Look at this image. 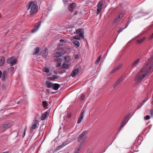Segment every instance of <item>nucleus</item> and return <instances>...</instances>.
<instances>
[{
	"instance_id": "nucleus-53",
	"label": "nucleus",
	"mask_w": 153,
	"mask_h": 153,
	"mask_svg": "<svg viewBox=\"0 0 153 153\" xmlns=\"http://www.w3.org/2000/svg\"><path fill=\"white\" fill-rule=\"evenodd\" d=\"M153 38V33H152V34L151 35V36H150V39H152Z\"/></svg>"
},
{
	"instance_id": "nucleus-38",
	"label": "nucleus",
	"mask_w": 153,
	"mask_h": 153,
	"mask_svg": "<svg viewBox=\"0 0 153 153\" xmlns=\"http://www.w3.org/2000/svg\"><path fill=\"white\" fill-rule=\"evenodd\" d=\"M85 98L84 94H82L81 96V100H84Z\"/></svg>"
},
{
	"instance_id": "nucleus-43",
	"label": "nucleus",
	"mask_w": 153,
	"mask_h": 153,
	"mask_svg": "<svg viewBox=\"0 0 153 153\" xmlns=\"http://www.w3.org/2000/svg\"><path fill=\"white\" fill-rule=\"evenodd\" d=\"M150 114H151V116L152 117L153 116V109H151L150 110Z\"/></svg>"
},
{
	"instance_id": "nucleus-32",
	"label": "nucleus",
	"mask_w": 153,
	"mask_h": 153,
	"mask_svg": "<svg viewBox=\"0 0 153 153\" xmlns=\"http://www.w3.org/2000/svg\"><path fill=\"white\" fill-rule=\"evenodd\" d=\"M62 67L63 68H68L69 67V65L67 64L64 63L62 65Z\"/></svg>"
},
{
	"instance_id": "nucleus-46",
	"label": "nucleus",
	"mask_w": 153,
	"mask_h": 153,
	"mask_svg": "<svg viewBox=\"0 0 153 153\" xmlns=\"http://www.w3.org/2000/svg\"><path fill=\"white\" fill-rule=\"evenodd\" d=\"M48 79L50 80H53V77L52 76V77H49L48 78Z\"/></svg>"
},
{
	"instance_id": "nucleus-4",
	"label": "nucleus",
	"mask_w": 153,
	"mask_h": 153,
	"mask_svg": "<svg viewBox=\"0 0 153 153\" xmlns=\"http://www.w3.org/2000/svg\"><path fill=\"white\" fill-rule=\"evenodd\" d=\"M84 29L82 28L77 29V40H79L81 38H84Z\"/></svg>"
},
{
	"instance_id": "nucleus-52",
	"label": "nucleus",
	"mask_w": 153,
	"mask_h": 153,
	"mask_svg": "<svg viewBox=\"0 0 153 153\" xmlns=\"http://www.w3.org/2000/svg\"><path fill=\"white\" fill-rule=\"evenodd\" d=\"M65 72V71H59V73H64Z\"/></svg>"
},
{
	"instance_id": "nucleus-48",
	"label": "nucleus",
	"mask_w": 153,
	"mask_h": 153,
	"mask_svg": "<svg viewBox=\"0 0 153 153\" xmlns=\"http://www.w3.org/2000/svg\"><path fill=\"white\" fill-rule=\"evenodd\" d=\"M149 66L152 67V68L153 69V62L151 63V64L149 65Z\"/></svg>"
},
{
	"instance_id": "nucleus-45",
	"label": "nucleus",
	"mask_w": 153,
	"mask_h": 153,
	"mask_svg": "<svg viewBox=\"0 0 153 153\" xmlns=\"http://www.w3.org/2000/svg\"><path fill=\"white\" fill-rule=\"evenodd\" d=\"M116 72V71L114 70V69L110 72V74H112Z\"/></svg>"
},
{
	"instance_id": "nucleus-23",
	"label": "nucleus",
	"mask_w": 153,
	"mask_h": 153,
	"mask_svg": "<svg viewBox=\"0 0 153 153\" xmlns=\"http://www.w3.org/2000/svg\"><path fill=\"white\" fill-rule=\"evenodd\" d=\"M68 144V143H66V141H65V142H64L63 143L62 145H61L60 146H58L56 148L57 150H59V149H60L61 148L65 146L66 145H67Z\"/></svg>"
},
{
	"instance_id": "nucleus-28",
	"label": "nucleus",
	"mask_w": 153,
	"mask_h": 153,
	"mask_svg": "<svg viewBox=\"0 0 153 153\" xmlns=\"http://www.w3.org/2000/svg\"><path fill=\"white\" fill-rule=\"evenodd\" d=\"M145 39V37H143L140 39H137V42L138 43H141Z\"/></svg>"
},
{
	"instance_id": "nucleus-8",
	"label": "nucleus",
	"mask_w": 153,
	"mask_h": 153,
	"mask_svg": "<svg viewBox=\"0 0 153 153\" xmlns=\"http://www.w3.org/2000/svg\"><path fill=\"white\" fill-rule=\"evenodd\" d=\"M35 120L33 121L31 126V128L32 129L37 128L39 125L38 123L39 121L36 120V119H37V117H35Z\"/></svg>"
},
{
	"instance_id": "nucleus-14",
	"label": "nucleus",
	"mask_w": 153,
	"mask_h": 153,
	"mask_svg": "<svg viewBox=\"0 0 153 153\" xmlns=\"http://www.w3.org/2000/svg\"><path fill=\"white\" fill-rule=\"evenodd\" d=\"M76 6V4L75 3H73L71 4L68 7V9L71 12H72L74 11V8Z\"/></svg>"
},
{
	"instance_id": "nucleus-26",
	"label": "nucleus",
	"mask_w": 153,
	"mask_h": 153,
	"mask_svg": "<svg viewBox=\"0 0 153 153\" xmlns=\"http://www.w3.org/2000/svg\"><path fill=\"white\" fill-rule=\"evenodd\" d=\"M101 58H102V56L100 55L98 57L97 59L95 61V64L96 65H98L99 64V63L100 59H101Z\"/></svg>"
},
{
	"instance_id": "nucleus-11",
	"label": "nucleus",
	"mask_w": 153,
	"mask_h": 153,
	"mask_svg": "<svg viewBox=\"0 0 153 153\" xmlns=\"http://www.w3.org/2000/svg\"><path fill=\"white\" fill-rule=\"evenodd\" d=\"M84 113H85V111H84L82 112L80 114V115L79 116V118L78 119V121H77V123H80L82 121L83 119V117L84 116Z\"/></svg>"
},
{
	"instance_id": "nucleus-13",
	"label": "nucleus",
	"mask_w": 153,
	"mask_h": 153,
	"mask_svg": "<svg viewBox=\"0 0 153 153\" xmlns=\"http://www.w3.org/2000/svg\"><path fill=\"white\" fill-rule=\"evenodd\" d=\"M65 52V51L64 50H62L61 52H56L54 54V56L56 57H59L64 54Z\"/></svg>"
},
{
	"instance_id": "nucleus-6",
	"label": "nucleus",
	"mask_w": 153,
	"mask_h": 153,
	"mask_svg": "<svg viewBox=\"0 0 153 153\" xmlns=\"http://www.w3.org/2000/svg\"><path fill=\"white\" fill-rule=\"evenodd\" d=\"M41 23V21H39L34 26L33 28L31 30V32L32 33H34L37 31L40 27Z\"/></svg>"
},
{
	"instance_id": "nucleus-37",
	"label": "nucleus",
	"mask_w": 153,
	"mask_h": 153,
	"mask_svg": "<svg viewBox=\"0 0 153 153\" xmlns=\"http://www.w3.org/2000/svg\"><path fill=\"white\" fill-rule=\"evenodd\" d=\"M8 71L10 72L13 71L14 70V68L13 67H10L8 68Z\"/></svg>"
},
{
	"instance_id": "nucleus-5",
	"label": "nucleus",
	"mask_w": 153,
	"mask_h": 153,
	"mask_svg": "<svg viewBox=\"0 0 153 153\" xmlns=\"http://www.w3.org/2000/svg\"><path fill=\"white\" fill-rule=\"evenodd\" d=\"M88 138V136H86L84 139H83V140H82V142H80L78 145V146L77 148V153H78L79 152L81 149V148L85 144V143L86 141L87 140Z\"/></svg>"
},
{
	"instance_id": "nucleus-61",
	"label": "nucleus",
	"mask_w": 153,
	"mask_h": 153,
	"mask_svg": "<svg viewBox=\"0 0 153 153\" xmlns=\"http://www.w3.org/2000/svg\"><path fill=\"white\" fill-rule=\"evenodd\" d=\"M79 57V55L77 54V59H78Z\"/></svg>"
},
{
	"instance_id": "nucleus-34",
	"label": "nucleus",
	"mask_w": 153,
	"mask_h": 153,
	"mask_svg": "<svg viewBox=\"0 0 153 153\" xmlns=\"http://www.w3.org/2000/svg\"><path fill=\"white\" fill-rule=\"evenodd\" d=\"M129 116V115L128 114H127V115H126L124 117V119L123 121H124L125 122H127V120L128 118V117Z\"/></svg>"
},
{
	"instance_id": "nucleus-40",
	"label": "nucleus",
	"mask_w": 153,
	"mask_h": 153,
	"mask_svg": "<svg viewBox=\"0 0 153 153\" xmlns=\"http://www.w3.org/2000/svg\"><path fill=\"white\" fill-rule=\"evenodd\" d=\"M150 118V117L149 115H146L144 117V119L145 120H148Z\"/></svg>"
},
{
	"instance_id": "nucleus-36",
	"label": "nucleus",
	"mask_w": 153,
	"mask_h": 153,
	"mask_svg": "<svg viewBox=\"0 0 153 153\" xmlns=\"http://www.w3.org/2000/svg\"><path fill=\"white\" fill-rule=\"evenodd\" d=\"M42 103L43 107L45 108H46L47 106V102L45 101H43Z\"/></svg>"
},
{
	"instance_id": "nucleus-2",
	"label": "nucleus",
	"mask_w": 153,
	"mask_h": 153,
	"mask_svg": "<svg viewBox=\"0 0 153 153\" xmlns=\"http://www.w3.org/2000/svg\"><path fill=\"white\" fill-rule=\"evenodd\" d=\"M146 77L145 74H144V71L143 69H142L137 73L134 78V80L137 83H140Z\"/></svg>"
},
{
	"instance_id": "nucleus-49",
	"label": "nucleus",
	"mask_w": 153,
	"mask_h": 153,
	"mask_svg": "<svg viewBox=\"0 0 153 153\" xmlns=\"http://www.w3.org/2000/svg\"><path fill=\"white\" fill-rule=\"evenodd\" d=\"M67 116L68 118H70L71 117V114H68Z\"/></svg>"
},
{
	"instance_id": "nucleus-7",
	"label": "nucleus",
	"mask_w": 153,
	"mask_h": 153,
	"mask_svg": "<svg viewBox=\"0 0 153 153\" xmlns=\"http://www.w3.org/2000/svg\"><path fill=\"white\" fill-rule=\"evenodd\" d=\"M123 16L122 13H120L117 15L115 17L113 21V24L118 23Z\"/></svg>"
},
{
	"instance_id": "nucleus-51",
	"label": "nucleus",
	"mask_w": 153,
	"mask_h": 153,
	"mask_svg": "<svg viewBox=\"0 0 153 153\" xmlns=\"http://www.w3.org/2000/svg\"><path fill=\"white\" fill-rule=\"evenodd\" d=\"M79 46V43L78 41H77V48H78Z\"/></svg>"
},
{
	"instance_id": "nucleus-58",
	"label": "nucleus",
	"mask_w": 153,
	"mask_h": 153,
	"mask_svg": "<svg viewBox=\"0 0 153 153\" xmlns=\"http://www.w3.org/2000/svg\"><path fill=\"white\" fill-rule=\"evenodd\" d=\"M128 24H127L126 26H125V27H124V28H123V29H125V28H126L128 26Z\"/></svg>"
},
{
	"instance_id": "nucleus-47",
	"label": "nucleus",
	"mask_w": 153,
	"mask_h": 153,
	"mask_svg": "<svg viewBox=\"0 0 153 153\" xmlns=\"http://www.w3.org/2000/svg\"><path fill=\"white\" fill-rule=\"evenodd\" d=\"M145 102V100H144L142 101L140 103V104H142V105H143V103L144 102Z\"/></svg>"
},
{
	"instance_id": "nucleus-60",
	"label": "nucleus",
	"mask_w": 153,
	"mask_h": 153,
	"mask_svg": "<svg viewBox=\"0 0 153 153\" xmlns=\"http://www.w3.org/2000/svg\"><path fill=\"white\" fill-rule=\"evenodd\" d=\"M79 71V69L77 68V74L78 73Z\"/></svg>"
},
{
	"instance_id": "nucleus-44",
	"label": "nucleus",
	"mask_w": 153,
	"mask_h": 153,
	"mask_svg": "<svg viewBox=\"0 0 153 153\" xmlns=\"http://www.w3.org/2000/svg\"><path fill=\"white\" fill-rule=\"evenodd\" d=\"M149 98V95L148 94H147V97L146 98H145V99L144 100H145V102L147 101V100Z\"/></svg>"
},
{
	"instance_id": "nucleus-35",
	"label": "nucleus",
	"mask_w": 153,
	"mask_h": 153,
	"mask_svg": "<svg viewBox=\"0 0 153 153\" xmlns=\"http://www.w3.org/2000/svg\"><path fill=\"white\" fill-rule=\"evenodd\" d=\"M43 71L44 72L48 73L49 72V70L48 68L45 67L43 69Z\"/></svg>"
},
{
	"instance_id": "nucleus-50",
	"label": "nucleus",
	"mask_w": 153,
	"mask_h": 153,
	"mask_svg": "<svg viewBox=\"0 0 153 153\" xmlns=\"http://www.w3.org/2000/svg\"><path fill=\"white\" fill-rule=\"evenodd\" d=\"M140 105H138V107L136 109V110H137V109L140 108V106L142 105V104H140Z\"/></svg>"
},
{
	"instance_id": "nucleus-12",
	"label": "nucleus",
	"mask_w": 153,
	"mask_h": 153,
	"mask_svg": "<svg viewBox=\"0 0 153 153\" xmlns=\"http://www.w3.org/2000/svg\"><path fill=\"white\" fill-rule=\"evenodd\" d=\"M86 131H83L79 136L78 139V142H79L81 140H83V139H84L85 137H83L85 134Z\"/></svg>"
},
{
	"instance_id": "nucleus-21",
	"label": "nucleus",
	"mask_w": 153,
	"mask_h": 153,
	"mask_svg": "<svg viewBox=\"0 0 153 153\" xmlns=\"http://www.w3.org/2000/svg\"><path fill=\"white\" fill-rule=\"evenodd\" d=\"M122 80V78H120L118 79L117 80V81L115 83V84L113 85V86L114 88L116 87L117 85H118L119 83L121 82Z\"/></svg>"
},
{
	"instance_id": "nucleus-59",
	"label": "nucleus",
	"mask_w": 153,
	"mask_h": 153,
	"mask_svg": "<svg viewBox=\"0 0 153 153\" xmlns=\"http://www.w3.org/2000/svg\"><path fill=\"white\" fill-rule=\"evenodd\" d=\"M2 153H9V152L8 151H6V152H3Z\"/></svg>"
},
{
	"instance_id": "nucleus-17",
	"label": "nucleus",
	"mask_w": 153,
	"mask_h": 153,
	"mask_svg": "<svg viewBox=\"0 0 153 153\" xmlns=\"http://www.w3.org/2000/svg\"><path fill=\"white\" fill-rule=\"evenodd\" d=\"M70 40L73 44L75 46H76V35H75L72 39H71Z\"/></svg>"
},
{
	"instance_id": "nucleus-27",
	"label": "nucleus",
	"mask_w": 153,
	"mask_h": 153,
	"mask_svg": "<svg viewBox=\"0 0 153 153\" xmlns=\"http://www.w3.org/2000/svg\"><path fill=\"white\" fill-rule=\"evenodd\" d=\"M35 52L33 53V54L36 55L38 54L39 51V47H37L34 48Z\"/></svg>"
},
{
	"instance_id": "nucleus-18",
	"label": "nucleus",
	"mask_w": 153,
	"mask_h": 153,
	"mask_svg": "<svg viewBox=\"0 0 153 153\" xmlns=\"http://www.w3.org/2000/svg\"><path fill=\"white\" fill-rule=\"evenodd\" d=\"M140 60V59H138L134 61L131 64V65L132 68L136 67L138 64Z\"/></svg>"
},
{
	"instance_id": "nucleus-15",
	"label": "nucleus",
	"mask_w": 153,
	"mask_h": 153,
	"mask_svg": "<svg viewBox=\"0 0 153 153\" xmlns=\"http://www.w3.org/2000/svg\"><path fill=\"white\" fill-rule=\"evenodd\" d=\"M46 84V87L49 88H52L53 85V83L50 81H47Z\"/></svg>"
},
{
	"instance_id": "nucleus-54",
	"label": "nucleus",
	"mask_w": 153,
	"mask_h": 153,
	"mask_svg": "<svg viewBox=\"0 0 153 153\" xmlns=\"http://www.w3.org/2000/svg\"><path fill=\"white\" fill-rule=\"evenodd\" d=\"M2 75V73L1 71H0V78L1 77V75Z\"/></svg>"
},
{
	"instance_id": "nucleus-33",
	"label": "nucleus",
	"mask_w": 153,
	"mask_h": 153,
	"mask_svg": "<svg viewBox=\"0 0 153 153\" xmlns=\"http://www.w3.org/2000/svg\"><path fill=\"white\" fill-rule=\"evenodd\" d=\"M47 112H46L41 117V119L42 120H45L47 117V114H46V113Z\"/></svg>"
},
{
	"instance_id": "nucleus-30",
	"label": "nucleus",
	"mask_w": 153,
	"mask_h": 153,
	"mask_svg": "<svg viewBox=\"0 0 153 153\" xmlns=\"http://www.w3.org/2000/svg\"><path fill=\"white\" fill-rule=\"evenodd\" d=\"M64 59L65 60V62H68L70 60V58L68 56H65L64 57Z\"/></svg>"
},
{
	"instance_id": "nucleus-9",
	"label": "nucleus",
	"mask_w": 153,
	"mask_h": 153,
	"mask_svg": "<svg viewBox=\"0 0 153 153\" xmlns=\"http://www.w3.org/2000/svg\"><path fill=\"white\" fill-rule=\"evenodd\" d=\"M153 70V69L152 67L149 66V67L146 69L145 71H144V74L146 76L149 73H151Z\"/></svg>"
},
{
	"instance_id": "nucleus-64",
	"label": "nucleus",
	"mask_w": 153,
	"mask_h": 153,
	"mask_svg": "<svg viewBox=\"0 0 153 153\" xmlns=\"http://www.w3.org/2000/svg\"><path fill=\"white\" fill-rule=\"evenodd\" d=\"M19 101H18V102H17V104H19Z\"/></svg>"
},
{
	"instance_id": "nucleus-10",
	"label": "nucleus",
	"mask_w": 153,
	"mask_h": 153,
	"mask_svg": "<svg viewBox=\"0 0 153 153\" xmlns=\"http://www.w3.org/2000/svg\"><path fill=\"white\" fill-rule=\"evenodd\" d=\"M103 4L102 2L99 3L97 6V13L99 14L100 13L102 8Z\"/></svg>"
},
{
	"instance_id": "nucleus-39",
	"label": "nucleus",
	"mask_w": 153,
	"mask_h": 153,
	"mask_svg": "<svg viewBox=\"0 0 153 153\" xmlns=\"http://www.w3.org/2000/svg\"><path fill=\"white\" fill-rule=\"evenodd\" d=\"M52 76L53 77L54 80L57 79L59 77V76H56V75H53Z\"/></svg>"
},
{
	"instance_id": "nucleus-62",
	"label": "nucleus",
	"mask_w": 153,
	"mask_h": 153,
	"mask_svg": "<svg viewBox=\"0 0 153 153\" xmlns=\"http://www.w3.org/2000/svg\"><path fill=\"white\" fill-rule=\"evenodd\" d=\"M54 73H55L56 74L57 73V72H56V71H54Z\"/></svg>"
},
{
	"instance_id": "nucleus-1",
	"label": "nucleus",
	"mask_w": 153,
	"mask_h": 153,
	"mask_svg": "<svg viewBox=\"0 0 153 153\" xmlns=\"http://www.w3.org/2000/svg\"><path fill=\"white\" fill-rule=\"evenodd\" d=\"M27 7L28 10L30 9V15L36 14L38 11V7L37 5L33 2H29Z\"/></svg>"
},
{
	"instance_id": "nucleus-29",
	"label": "nucleus",
	"mask_w": 153,
	"mask_h": 153,
	"mask_svg": "<svg viewBox=\"0 0 153 153\" xmlns=\"http://www.w3.org/2000/svg\"><path fill=\"white\" fill-rule=\"evenodd\" d=\"M76 74V68H75L74 71H72L71 74V75L72 77L74 76Z\"/></svg>"
},
{
	"instance_id": "nucleus-22",
	"label": "nucleus",
	"mask_w": 153,
	"mask_h": 153,
	"mask_svg": "<svg viewBox=\"0 0 153 153\" xmlns=\"http://www.w3.org/2000/svg\"><path fill=\"white\" fill-rule=\"evenodd\" d=\"M5 58L4 56H1V57L0 60V66H3L4 63Z\"/></svg>"
},
{
	"instance_id": "nucleus-19",
	"label": "nucleus",
	"mask_w": 153,
	"mask_h": 153,
	"mask_svg": "<svg viewBox=\"0 0 153 153\" xmlns=\"http://www.w3.org/2000/svg\"><path fill=\"white\" fill-rule=\"evenodd\" d=\"M60 85L59 84H53L52 88H53L54 90H58V88L60 87Z\"/></svg>"
},
{
	"instance_id": "nucleus-57",
	"label": "nucleus",
	"mask_w": 153,
	"mask_h": 153,
	"mask_svg": "<svg viewBox=\"0 0 153 153\" xmlns=\"http://www.w3.org/2000/svg\"><path fill=\"white\" fill-rule=\"evenodd\" d=\"M26 128L25 129V131H24V133H23V135H24V136H25V131H26Z\"/></svg>"
},
{
	"instance_id": "nucleus-24",
	"label": "nucleus",
	"mask_w": 153,
	"mask_h": 153,
	"mask_svg": "<svg viewBox=\"0 0 153 153\" xmlns=\"http://www.w3.org/2000/svg\"><path fill=\"white\" fill-rule=\"evenodd\" d=\"M2 75L3 78L2 79V81H4L5 80L6 78L7 77V71H3L2 73Z\"/></svg>"
},
{
	"instance_id": "nucleus-42",
	"label": "nucleus",
	"mask_w": 153,
	"mask_h": 153,
	"mask_svg": "<svg viewBox=\"0 0 153 153\" xmlns=\"http://www.w3.org/2000/svg\"><path fill=\"white\" fill-rule=\"evenodd\" d=\"M123 29H124L123 28H122V27H120L117 31V32L118 33V34H119L121 32Z\"/></svg>"
},
{
	"instance_id": "nucleus-56",
	"label": "nucleus",
	"mask_w": 153,
	"mask_h": 153,
	"mask_svg": "<svg viewBox=\"0 0 153 153\" xmlns=\"http://www.w3.org/2000/svg\"><path fill=\"white\" fill-rule=\"evenodd\" d=\"M60 41L61 42H63L64 41V39H61L60 40Z\"/></svg>"
},
{
	"instance_id": "nucleus-41",
	"label": "nucleus",
	"mask_w": 153,
	"mask_h": 153,
	"mask_svg": "<svg viewBox=\"0 0 153 153\" xmlns=\"http://www.w3.org/2000/svg\"><path fill=\"white\" fill-rule=\"evenodd\" d=\"M61 65V62H58L57 63L56 66L57 67H59Z\"/></svg>"
},
{
	"instance_id": "nucleus-63",
	"label": "nucleus",
	"mask_w": 153,
	"mask_h": 153,
	"mask_svg": "<svg viewBox=\"0 0 153 153\" xmlns=\"http://www.w3.org/2000/svg\"><path fill=\"white\" fill-rule=\"evenodd\" d=\"M58 59L59 60H58V61H61V59H60L59 58V59Z\"/></svg>"
},
{
	"instance_id": "nucleus-3",
	"label": "nucleus",
	"mask_w": 153,
	"mask_h": 153,
	"mask_svg": "<svg viewBox=\"0 0 153 153\" xmlns=\"http://www.w3.org/2000/svg\"><path fill=\"white\" fill-rule=\"evenodd\" d=\"M17 59L14 56H11L8 58L6 62L7 63L10 64V66H12L16 63Z\"/></svg>"
},
{
	"instance_id": "nucleus-20",
	"label": "nucleus",
	"mask_w": 153,
	"mask_h": 153,
	"mask_svg": "<svg viewBox=\"0 0 153 153\" xmlns=\"http://www.w3.org/2000/svg\"><path fill=\"white\" fill-rule=\"evenodd\" d=\"M11 126V125L10 123H8L4 124L3 125L2 128L3 130H4L5 129L10 128Z\"/></svg>"
},
{
	"instance_id": "nucleus-31",
	"label": "nucleus",
	"mask_w": 153,
	"mask_h": 153,
	"mask_svg": "<svg viewBox=\"0 0 153 153\" xmlns=\"http://www.w3.org/2000/svg\"><path fill=\"white\" fill-rule=\"evenodd\" d=\"M122 66V64H120L117 66L116 68H115L114 69L116 71H117L119 69L121 68Z\"/></svg>"
},
{
	"instance_id": "nucleus-55",
	"label": "nucleus",
	"mask_w": 153,
	"mask_h": 153,
	"mask_svg": "<svg viewBox=\"0 0 153 153\" xmlns=\"http://www.w3.org/2000/svg\"><path fill=\"white\" fill-rule=\"evenodd\" d=\"M130 22H131V20H129L128 21V22H127L128 23V24H128H128H129Z\"/></svg>"
},
{
	"instance_id": "nucleus-16",
	"label": "nucleus",
	"mask_w": 153,
	"mask_h": 153,
	"mask_svg": "<svg viewBox=\"0 0 153 153\" xmlns=\"http://www.w3.org/2000/svg\"><path fill=\"white\" fill-rule=\"evenodd\" d=\"M41 53L42 56L44 57H46L48 55V50L46 48L45 50L42 51Z\"/></svg>"
},
{
	"instance_id": "nucleus-25",
	"label": "nucleus",
	"mask_w": 153,
	"mask_h": 153,
	"mask_svg": "<svg viewBox=\"0 0 153 153\" xmlns=\"http://www.w3.org/2000/svg\"><path fill=\"white\" fill-rule=\"evenodd\" d=\"M127 123L126 122H125L123 121L120 124V125L119 128V130L120 131L123 126L125 125L126 123Z\"/></svg>"
}]
</instances>
